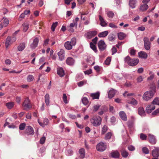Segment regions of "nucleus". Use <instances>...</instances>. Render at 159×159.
I'll list each match as a JSON object with an SVG mask.
<instances>
[{"instance_id":"nucleus-40","label":"nucleus","mask_w":159,"mask_h":159,"mask_svg":"<svg viewBox=\"0 0 159 159\" xmlns=\"http://www.w3.org/2000/svg\"><path fill=\"white\" fill-rule=\"evenodd\" d=\"M131 100L129 101L128 102V103L131 104H133V105H136L137 104V101L133 98H131Z\"/></svg>"},{"instance_id":"nucleus-22","label":"nucleus","mask_w":159,"mask_h":159,"mask_svg":"<svg viewBox=\"0 0 159 159\" xmlns=\"http://www.w3.org/2000/svg\"><path fill=\"white\" fill-rule=\"evenodd\" d=\"M57 73L60 77H63L65 75L64 71L62 68H58L57 70Z\"/></svg>"},{"instance_id":"nucleus-53","label":"nucleus","mask_w":159,"mask_h":159,"mask_svg":"<svg viewBox=\"0 0 159 159\" xmlns=\"http://www.w3.org/2000/svg\"><path fill=\"white\" fill-rule=\"evenodd\" d=\"M57 22H56L53 23L51 26V30L52 31H54L56 27L57 26Z\"/></svg>"},{"instance_id":"nucleus-38","label":"nucleus","mask_w":159,"mask_h":159,"mask_svg":"<svg viewBox=\"0 0 159 159\" xmlns=\"http://www.w3.org/2000/svg\"><path fill=\"white\" fill-rule=\"evenodd\" d=\"M90 45L91 48L95 52H96L97 51V50L96 46L92 42L90 43Z\"/></svg>"},{"instance_id":"nucleus-21","label":"nucleus","mask_w":159,"mask_h":159,"mask_svg":"<svg viewBox=\"0 0 159 159\" xmlns=\"http://www.w3.org/2000/svg\"><path fill=\"white\" fill-rule=\"evenodd\" d=\"M120 152L122 157H123L126 158L128 156L129 153L125 148H122L120 150Z\"/></svg>"},{"instance_id":"nucleus-4","label":"nucleus","mask_w":159,"mask_h":159,"mask_svg":"<svg viewBox=\"0 0 159 159\" xmlns=\"http://www.w3.org/2000/svg\"><path fill=\"white\" fill-rule=\"evenodd\" d=\"M154 93V92L152 91L146 92L143 96V99L147 101L149 100L153 97Z\"/></svg>"},{"instance_id":"nucleus-43","label":"nucleus","mask_w":159,"mask_h":159,"mask_svg":"<svg viewBox=\"0 0 159 159\" xmlns=\"http://www.w3.org/2000/svg\"><path fill=\"white\" fill-rule=\"evenodd\" d=\"M34 76L31 75H29L27 77V80L28 82L32 81L34 79Z\"/></svg>"},{"instance_id":"nucleus-54","label":"nucleus","mask_w":159,"mask_h":159,"mask_svg":"<svg viewBox=\"0 0 159 159\" xmlns=\"http://www.w3.org/2000/svg\"><path fill=\"white\" fill-rule=\"evenodd\" d=\"M142 150L143 152L145 154H148L149 153V150L146 147H143L142 148Z\"/></svg>"},{"instance_id":"nucleus-50","label":"nucleus","mask_w":159,"mask_h":159,"mask_svg":"<svg viewBox=\"0 0 159 159\" xmlns=\"http://www.w3.org/2000/svg\"><path fill=\"white\" fill-rule=\"evenodd\" d=\"M26 124L25 123L20 124L19 126V129L21 130H23L25 127Z\"/></svg>"},{"instance_id":"nucleus-13","label":"nucleus","mask_w":159,"mask_h":159,"mask_svg":"<svg viewBox=\"0 0 159 159\" xmlns=\"http://www.w3.org/2000/svg\"><path fill=\"white\" fill-rule=\"evenodd\" d=\"M155 108V107L153 104H151L148 105L146 109V112L148 113H150L152 111L154 110Z\"/></svg>"},{"instance_id":"nucleus-41","label":"nucleus","mask_w":159,"mask_h":159,"mask_svg":"<svg viewBox=\"0 0 159 159\" xmlns=\"http://www.w3.org/2000/svg\"><path fill=\"white\" fill-rule=\"evenodd\" d=\"M108 130V127L107 126L105 125H104L102 129V132H101V134H105V133Z\"/></svg>"},{"instance_id":"nucleus-37","label":"nucleus","mask_w":159,"mask_h":159,"mask_svg":"<svg viewBox=\"0 0 159 159\" xmlns=\"http://www.w3.org/2000/svg\"><path fill=\"white\" fill-rule=\"evenodd\" d=\"M2 20H3V25L4 27H7L9 24V20L6 18L3 17Z\"/></svg>"},{"instance_id":"nucleus-20","label":"nucleus","mask_w":159,"mask_h":159,"mask_svg":"<svg viewBox=\"0 0 159 159\" xmlns=\"http://www.w3.org/2000/svg\"><path fill=\"white\" fill-rule=\"evenodd\" d=\"M38 121L39 124L42 126L44 127V125H47L48 124L49 120L48 119L45 118L43 120V123L40 121L39 119L38 120Z\"/></svg>"},{"instance_id":"nucleus-28","label":"nucleus","mask_w":159,"mask_h":159,"mask_svg":"<svg viewBox=\"0 0 159 159\" xmlns=\"http://www.w3.org/2000/svg\"><path fill=\"white\" fill-rule=\"evenodd\" d=\"M99 18L100 21L101 25L103 27L107 25V24L105 22L103 18V17L101 15H99Z\"/></svg>"},{"instance_id":"nucleus-14","label":"nucleus","mask_w":159,"mask_h":159,"mask_svg":"<svg viewBox=\"0 0 159 159\" xmlns=\"http://www.w3.org/2000/svg\"><path fill=\"white\" fill-rule=\"evenodd\" d=\"M110 156L112 157L117 158L119 157L120 154L117 151H112L110 153Z\"/></svg>"},{"instance_id":"nucleus-62","label":"nucleus","mask_w":159,"mask_h":159,"mask_svg":"<svg viewBox=\"0 0 159 159\" xmlns=\"http://www.w3.org/2000/svg\"><path fill=\"white\" fill-rule=\"evenodd\" d=\"M46 140V138L45 137H42L40 140L39 142L40 144H43L44 143Z\"/></svg>"},{"instance_id":"nucleus-9","label":"nucleus","mask_w":159,"mask_h":159,"mask_svg":"<svg viewBox=\"0 0 159 159\" xmlns=\"http://www.w3.org/2000/svg\"><path fill=\"white\" fill-rule=\"evenodd\" d=\"M97 32L96 31H93L89 32L86 33L85 35L86 38L88 39H90L94 37L97 34Z\"/></svg>"},{"instance_id":"nucleus-47","label":"nucleus","mask_w":159,"mask_h":159,"mask_svg":"<svg viewBox=\"0 0 159 159\" xmlns=\"http://www.w3.org/2000/svg\"><path fill=\"white\" fill-rule=\"evenodd\" d=\"M147 137V136H146L145 134L143 133H141L140 134V138L141 140H146Z\"/></svg>"},{"instance_id":"nucleus-55","label":"nucleus","mask_w":159,"mask_h":159,"mask_svg":"<svg viewBox=\"0 0 159 159\" xmlns=\"http://www.w3.org/2000/svg\"><path fill=\"white\" fill-rule=\"evenodd\" d=\"M108 16L110 18H112L114 15V13L112 11H108L107 13Z\"/></svg>"},{"instance_id":"nucleus-27","label":"nucleus","mask_w":159,"mask_h":159,"mask_svg":"<svg viewBox=\"0 0 159 159\" xmlns=\"http://www.w3.org/2000/svg\"><path fill=\"white\" fill-rule=\"evenodd\" d=\"M25 47V43H20L18 46L17 49L19 51H23Z\"/></svg>"},{"instance_id":"nucleus-34","label":"nucleus","mask_w":159,"mask_h":159,"mask_svg":"<svg viewBox=\"0 0 159 159\" xmlns=\"http://www.w3.org/2000/svg\"><path fill=\"white\" fill-rule=\"evenodd\" d=\"M148 6L146 4H144L140 6V10L142 11H145L148 9Z\"/></svg>"},{"instance_id":"nucleus-60","label":"nucleus","mask_w":159,"mask_h":159,"mask_svg":"<svg viewBox=\"0 0 159 159\" xmlns=\"http://www.w3.org/2000/svg\"><path fill=\"white\" fill-rule=\"evenodd\" d=\"M66 153L67 156H71L73 154V152L71 149H69L67 150Z\"/></svg>"},{"instance_id":"nucleus-51","label":"nucleus","mask_w":159,"mask_h":159,"mask_svg":"<svg viewBox=\"0 0 159 159\" xmlns=\"http://www.w3.org/2000/svg\"><path fill=\"white\" fill-rule=\"evenodd\" d=\"M108 39L110 41H113L115 40V37L113 34H110L108 36Z\"/></svg>"},{"instance_id":"nucleus-25","label":"nucleus","mask_w":159,"mask_h":159,"mask_svg":"<svg viewBox=\"0 0 159 159\" xmlns=\"http://www.w3.org/2000/svg\"><path fill=\"white\" fill-rule=\"evenodd\" d=\"M79 152L80 154V157L82 159L84 158L85 156V152L84 149L83 148L80 149L79 150Z\"/></svg>"},{"instance_id":"nucleus-63","label":"nucleus","mask_w":159,"mask_h":159,"mask_svg":"<svg viewBox=\"0 0 159 159\" xmlns=\"http://www.w3.org/2000/svg\"><path fill=\"white\" fill-rule=\"evenodd\" d=\"M77 25L78 24L76 23H72L70 24L69 27L70 28H72L75 26L76 27L77 26Z\"/></svg>"},{"instance_id":"nucleus-18","label":"nucleus","mask_w":159,"mask_h":159,"mask_svg":"<svg viewBox=\"0 0 159 159\" xmlns=\"http://www.w3.org/2000/svg\"><path fill=\"white\" fill-rule=\"evenodd\" d=\"M66 62L67 65L72 66L74 64L75 60L72 58L69 57L67 58Z\"/></svg>"},{"instance_id":"nucleus-31","label":"nucleus","mask_w":159,"mask_h":159,"mask_svg":"<svg viewBox=\"0 0 159 159\" xmlns=\"http://www.w3.org/2000/svg\"><path fill=\"white\" fill-rule=\"evenodd\" d=\"M108 34V31H105L99 33L98 36L100 38H103L106 37Z\"/></svg>"},{"instance_id":"nucleus-33","label":"nucleus","mask_w":159,"mask_h":159,"mask_svg":"<svg viewBox=\"0 0 159 159\" xmlns=\"http://www.w3.org/2000/svg\"><path fill=\"white\" fill-rule=\"evenodd\" d=\"M126 36L125 34L123 32H120L118 34V39L120 40H123L125 37Z\"/></svg>"},{"instance_id":"nucleus-8","label":"nucleus","mask_w":159,"mask_h":159,"mask_svg":"<svg viewBox=\"0 0 159 159\" xmlns=\"http://www.w3.org/2000/svg\"><path fill=\"white\" fill-rule=\"evenodd\" d=\"M98 48L101 51L104 50L106 48L107 45L104 41L100 40L98 43Z\"/></svg>"},{"instance_id":"nucleus-7","label":"nucleus","mask_w":159,"mask_h":159,"mask_svg":"<svg viewBox=\"0 0 159 159\" xmlns=\"http://www.w3.org/2000/svg\"><path fill=\"white\" fill-rule=\"evenodd\" d=\"M143 40L144 48L147 50H149L151 48V43L149 41V39L147 37H144Z\"/></svg>"},{"instance_id":"nucleus-6","label":"nucleus","mask_w":159,"mask_h":159,"mask_svg":"<svg viewBox=\"0 0 159 159\" xmlns=\"http://www.w3.org/2000/svg\"><path fill=\"white\" fill-rule=\"evenodd\" d=\"M106 148V145L103 142H100L98 144L96 147L97 150L100 152L104 151Z\"/></svg>"},{"instance_id":"nucleus-59","label":"nucleus","mask_w":159,"mask_h":159,"mask_svg":"<svg viewBox=\"0 0 159 159\" xmlns=\"http://www.w3.org/2000/svg\"><path fill=\"white\" fill-rule=\"evenodd\" d=\"M110 120L111 124L112 125H114L116 122V118L114 116H112L111 117Z\"/></svg>"},{"instance_id":"nucleus-35","label":"nucleus","mask_w":159,"mask_h":159,"mask_svg":"<svg viewBox=\"0 0 159 159\" xmlns=\"http://www.w3.org/2000/svg\"><path fill=\"white\" fill-rule=\"evenodd\" d=\"M49 96L48 94H46L45 96V100L46 105L48 106L49 104Z\"/></svg>"},{"instance_id":"nucleus-64","label":"nucleus","mask_w":159,"mask_h":159,"mask_svg":"<svg viewBox=\"0 0 159 159\" xmlns=\"http://www.w3.org/2000/svg\"><path fill=\"white\" fill-rule=\"evenodd\" d=\"M49 41V39H45L44 41L43 46L44 47L46 46L48 44Z\"/></svg>"},{"instance_id":"nucleus-42","label":"nucleus","mask_w":159,"mask_h":159,"mask_svg":"<svg viewBox=\"0 0 159 159\" xmlns=\"http://www.w3.org/2000/svg\"><path fill=\"white\" fill-rule=\"evenodd\" d=\"M22 25L23 28V31L25 32H26L29 28V24L28 23H25L23 24Z\"/></svg>"},{"instance_id":"nucleus-57","label":"nucleus","mask_w":159,"mask_h":159,"mask_svg":"<svg viewBox=\"0 0 159 159\" xmlns=\"http://www.w3.org/2000/svg\"><path fill=\"white\" fill-rule=\"evenodd\" d=\"M62 98L65 104H67V97L66 94L65 93H64L63 94Z\"/></svg>"},{"instance_id":"nucleus-46","label":"nucleus","mask_w":159,"mask_h":159,"mask_svg":"<svg viewBox=\"0 0 159 159\" xmlns=\"http://www.w3.org/2000/svg\"><path fill=\"white\" fill-rule=\"evenodd\" d=\"M112 134L111 132H108L107 134L105 137V139L106 140L109 139L111 138Z\"/></svg>"},{"instance_id":"nucleus-16","label":"nucleus","mask_w":159,"mask_h":159,"mask_svg":"<svg viewBox=\"0 0 159 159\" xmlns=\"http://www.w3.org/2000/svg\"><path fill=\"white\" fill-rule=\"evenodd\" d=\"M120 117L122 120L126 121L127 120V118L125 113L123 111H121L119 113Z\"/></svg>"},{"instance_id":"nucleus-12","label":"nucleus","mask_w":159,"mask_h":159,"mask_svg":"<svg viewBox=\"0 0 159 159\" xmlns=\"http://www.w3.org/2000/svg\"><path fill=\"white\" fill-rule=\"evenodd\" d=\"M57 54L59 56V58L60 60L62 61L65 58V51L64 50L61 49L59 52Z\"/></svg>"},{"instance_id":"nucleus-52","label":"nucleus","mask_w":159,"mask_h":159,"mask_svg":"<svg viewBox=\"0 0 159 159\" xmlns=\"http://www.w3.org/2000/svg\"><path fill=\"white\" fill-rule=\"evenodd\" d=\"M83 76L81 74H78L76 75V80L77 81L81 80L82 79H83Z\"/></svg>"},{"instance_id":"nucleus-30","label":"nucleus","mask_w":159,"mask_h":159,"mask_svg":"<svg viewBox=\"0 0 159 159\" xmlns=\"http://www.w3.org/2000/svg\"><path fill=\"white\" fill-rule=\"evenodd\" d=\"M138 54L139 57L144 59H146L148 56L146 53L143 51L139 52Z\"/></svg>"},{"instance_id":"nucleus-32","label":"nucleus","mask_w":159,"mask_h":159,"mask_svg":"<svg viewBox=\"0 0 159 159\" xmlns=\"http://www.w3.org/2000/svg\"><path fill=\"white\" fill-rule=\"evenodd\" d=\"M134 123L133 121H128L127 123L128 126L130 130H132L134 129Z\"/></svg>"},{"instance_id":"nucleus-26","label":"nucleus","mask_w":159,"mask_h":159,"mask_svg":"<svg viewBox=\"0 0 159 159\" xmlns=\"http://www.w3.org/2000/svg\"><path fill=\"white\" fill-rule=\"evenodd\" d=\"M116 93V91L114 89H110L108 93V97L110 98H113L115 95Z\"/></svg>"},{"instance_id":"nucleus-1","label":"nucleus","mask_w":159,"mask_h":159,"mask_svg":"<svg viewBox=\"0 0 159 159\" xmlns=\"http://www.w3.org/2000/svg\"><path fill=\"white\" fill-rule=\"evenodd\" d=\"M124 61L125 63H126L129 66H134L138 64L139 62L138 59L130 58L129 56H127L125 58Z\"/></svg>"},{"instance_id":"nucleus-15","label":"nucleus","mask_w":159,"mask_h":159,"mask_svg":"<svg viewBox=\"0 0 159 159\" xmlns=\"http://www.w3.org/2000/svg\"><path fill=\"white\" fill-rule=\"evenodd\" d=\"M152 151V155L154 157H158L159 156V148L154 147Z\"/></svg>"},{"instance_id":"nucleus-39","label":"nucleus","mask_w":159,"mask_h":159,"mask_svg":"<svg viewBox=\"0 0 159 159\" xmlns=\"http://www.w3.org/2000/svg\"><path fill=\"white\" fill-rule=\"evenodd\" d=\"M81 101L82 103L84 105H87L89 103L88 99L86 97H83L82 98Z\"/></svg>"},{"instance_id":"nucleus-29","label":"nucleus","mask_w":159,"mask_h":159,"mask_svg":"<svg viewBox=\"0 0 159 159\" xmlns=\"http://www.w3.org/2000/svg\"><path fill=\"white\" fill-rule=\"evenodd\" d=\"M12 43L11 41V38L10 36H8L5 42V46L7 48L8 46Z\"/></svg>"},{"instance_id":"nucleus-58","label":"nucleus","mask_w":159,"mask_h":159,"mask_svg":"<svg viewBox=\"0 0 159 159\" xmlns=\"http://www.w3.org/2000/svg\"><path fill=\"white\" fill-rule=\"evenodd\" d=\"M134 94L133 93H128L127 91H125L123 94V96L125 97L127 96H132L134 95Z\"/></svg>"},{"instance_id":"nucleus-48","label":"nucleus","mask_w":159,"mask_h":159,"mask_svg":"<svg viewBox=\"0 0 159 159\" xmlns=\"http://www.w3.org/2000/svg\"><path fill=\"white\" fill-rule=\"evenodd\" d=\"M100 107V105L97 104V105H96L94 106L93 107V111L94 112H96L97 111L98 109Z\"/></svg>"},{"instance_id":"nucleus-11","label":"nucleus","mask_w":159,"mask_h":159,"mask_svg":"<svg viewBox=\"0 0 159 159\" xmlns=\"http://www.w3.org/2000/svg\"><path fill=\"white\" fill-rule=\"evenodd\" d=\"M34 131L33 128L31 126H28L26 129L25 133L27 135H33L34 134Z\"/></svg>"},{"instance_id":"nucleus-3","label":"nucleus","mask_w":159,"mask_h":159,"mask_svg":"<svg viewBox=\"0 0 159 159\" xmlns=\"http://www.w3.org/2000/svg\"><path fill=\"white\" fill-rule=\"evenodd\" d=\"M76 39L75 38H72L70 42L66 41L64 44L65 48L68 50L71 49L73 46H74L76 44Z\"/></svg>"},{"instance_id":"nucleus-24","label":"nucleus","mask_w":159,"mask_h":159,"mask_svg":"<svg viewBox=\"0 0 159 159\" xmlns=\"http://www.w3.org/2000/svg\"><path fill=\"white\" fill-rule=\"evenodd\" d=\"M136 2V0H129V5L132 8H134L135 7Z\"/></svg>"},{"instance_id":"nucleus-36","label":"nucleus","mask_w":159,"mask_h":159,"mask_svg":"<svg viewBox=\"0 0 159 159\" xmlns=\"http://www.w3.org/2000/svg\"><path fill=\"white\" fill-rule=\"evenodd\" d=\"M14 103L13 102H8L6 104V106L8 109H11L14 106Z\"/></svg>"},{"instance_id":"nucleus-49","label":"nucleus","mask_w":159,"mask_h":159,"mask_svg":"<svg viewBox=\"0 0 159 159\" xmlns=\"http://www.w3.org/2000/svg\"><path fill=\"white\" fill-rule=\"evenodd\" d=\"M152 104H156L159 105V99L158 98H155L152 102Z\"/></svg>"},{"instance_id":"nucleus-61","label":"nucleus","mask_w":159,"mask_h":159,"mask_svg":"<svg viewBox=\"0 0 159 159\" xmlns=\"http://www.w3.org/2000/svg\"><path fill=\"white\" fill-rule=\"evenodd\" d=\"M94 70L98 72H99L101 69L100 67L98 66H94Z\"/></svg>"},{"instance_id":"nucleus-56","label":"nucleus","mask_w":159,"mask_h":159,"mask_svg":"<svg viewBox=\"0 0 159 159\" xmlns=\"http://www.w3.org/2000/svg\"><path fill=\"white\" fill-rule=\"evenodd\" d=\"M111 60V58L110 57H108L105 61V63L107 65H109L110 64V62Z\"/></svg>"},{"instance_id":"nucleus-5","label":"nucleus","mask_w":159,"mask_h":159,"mask_svg":"<svg viewBox=\"0 0 159 159\" xmlns=\"http://www.w3.org/2000/svg\"><path fill=\"white\" fill-rule=\"evenodd\" d=\"M30 101L28 98H26L22 104V106L24 107V109L28 110L31 106L30 105Z\"/></svg>"},{"instance_id":"nucleus-17","label":"nucleus","mask_w":159,"mask_h":159,"mask_svg":"<svg viewBox=\"0 0 159 159\" xmlns=\"http://www.w3.org/2000/svg\"><path fill=\"white\" fill-rule=\"evenodd\" d=\"M39 39L38 38H35L33 40V43L30 45V47L32 49H34L38 45L39 43Z\"/></svg>"},{"instance_id":"nucleus-10","label":"nucleus","mask_w":159,"mask_h":159,"mask_svg":"<svg viewBox=\"0 0 159 159\" xmlns=\"http://www.w3.org/2000/svg\"><path fill=\"white\" fill-rule=\"evenodd\" d=\"M148 139L149 142L152 144H154L156 143V139L154 135L150 134H148Z\"/></svg>"},{"instance_id":"nucleus-45","label":"nucleus","mask_w":159,"mask_h":159,"mask_svg":"<svg viewBox=\"0 0 159 159\" xmlns=\"http://www.w3.org/2000/svg\"><path fill=\"white\" fill-rule=\"evenodd\" d=\"M87 82L86 80H83L77 83V84L79 87H81L84 84H86Z\"/></svg>"},{"instance_id":"nucleus-2","label":"nucleus","mask_w":159,"mask_h":159,"mask_svg":"<svg viewBox=\"0 0 159 159\" xmlns=\"http://www.w3.org/2000/svg\"><path fill=\"white\" fill-rule=\"evenodd\" d=\"M90 123L93 126L98 127L101 124L102 118L99 116H94L90 120Z\"/></svg>"},{"instance_id":"nucleus-23","label":"nucleus","mask_w":159,"mask_h":159,"mask_svg":"<svg viewBox=\"0 0 159 159\" xmlns=\"http://www.w3.org/2000/svg\"><path fill=\"white\" fill-rule=\"evenodd\" d=\"M138 112L139 115L141 116H144L145 115L144 109L142 107H140L138 108Z\"/></svg>"},{"instance_id":"nucleus-44","label":"nucleus","mask_w":159,"mask_h":159,"mask_svg":"<svg viewBox=\"0 0 159 159\" xmlns=\"http://www.w3.org/2000/svg\"><path fill=\"white\" fill-rule=\"evenodd\" d=\"M150 76L147 78L148 80H152L154 77V74L153 73L152 71H150L149 72Z\"/></svg>"},{"instance_id":"nucleus-19","label":"nucleus","mask_w":159,"mask_h":159,"mask_svg":"<svg viewBox=\"0 0 159 159\" xmlns=\"http://www.w3.org/2000/svg\"><path fill=\"white\" fill-rule=\"evenodd\" d=\"M100 93L99 92H97L95 93H91L90 96L93 99H99Z\"/></svg>"}]
</instances>
